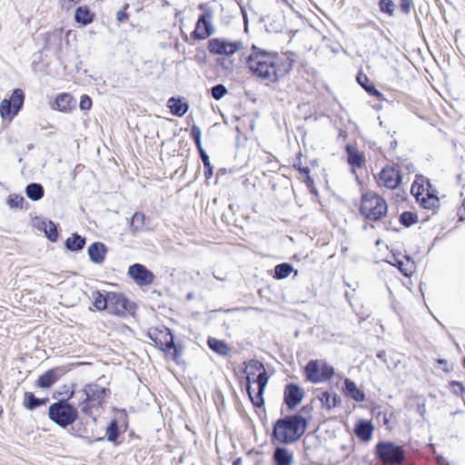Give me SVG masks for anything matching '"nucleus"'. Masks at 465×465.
I'll list each match as a JSON object with an SVG mask.
<instances>
[{"mask_svg":"<svg viewBox=\"0 0 465 465\" xmlns=\"http://www.w3.org/2000/svg\"><path fill=\"white\" fill-rule=\"evenodd\" d=\"M319 399L322 401V405L326 407L328 410L335 408L340 402L339 396L335 392L329 391H323L322 395L319 397Z\"/></svg>","mask_w":465,"mask_h":465,"instance_id":"nucleus-33","label":"nucleus"},{"mask_svg":"<svg viewBox=\"0 0 465 465\" xmlns=\"http://www.w3.org/2000/svg\"><path fill=\"white\" fill-rule=\"evenodd\" d=\"M110 393L108 388L103 387L96 382L85 384L82 390L77 391L78 408L80 411L92 417L94 410L102 408L105 398Z\"/></svg>","mask_w":465,"mask_h":465,"instance_id":"nucleus-4","label":"nucleus"},{"mask_svg":"<svg viewBox=\"0 0 465 465\" xmlns=\"http://www.w3.org/2000/svg\"><path fill=\"white\" fill-rule=\"evenodd\" d=\"M86 238L74 232L64 242V247L70 252H80L84 248Z\"/></svg>","mask_w":465,"mask_h":465,"instance_id":"nucleus-26","label":"nucleus"},{"mask_svg":"<svg viewBox=\"0 0 465 465\" xmlns=\"http://www.w3.org/2000/svg\"><path fill=\"white\" fill-rule=\"evenodd\" d=\"M376 457L385 462L400 464L405 460L403 449L392 441H380L375 447Z\"/></svg>","mask_w":465,"mask_h":465,"instance_id":"nucleus-10","label":"nucleus"},{"mask_svg":"<svg viewBox=\"0 0 465 465\" xmlns=\"http://www.w3.org/2000/svg\"><path fill=\"white\" fill-rule=\"evenodd\" d=\"M127 18H128V14L126 13L125 8L123 10H119L116 13V20L118 22L123 23V22L126 21Z\"/></svg>","mask_w":465,"mask_h":465,"instance_id":"nucleus-53","label":"nucleus"},{"mask_svg":"<svg viewBox=\"0 0 465 465\" xmlns=\"http://www.w3.org/2000/svg\"><path fill=\"white\" fill-rule=\"evenodd\" d=\"M25 202V198L20 194H10L6 200V203L10 208H23V204Z\"/></svg>","mask_w":465,"mask_h":465,"instance_id":"nucleus-43","label":"nucleus"},{"mask_svg":"<svg viewBox=\"0 0 465 465\" xmlns=\"http://www.w3.org/2000/svg\"><path fill=\"white\" fill-rule=\"evenodd\" d=\"M343 391L347 397L354 400L357 402H362L365 401L364 391L359 389L356 383L349 378L344 380Z\"/></svg>","mask_w":465,"mask_h":465,"instance_id":"nucleus-21","label":"nucleus"},{"mask_svg":"<svg viewBox=\"0 0 465 465\" xmlns=\"http://www.w3.org/2000/svg\"><path fill=\"white\" fill-rule=\"evenodd\" d=\"M190 135L193 138V140H195V139H198V138L202 137V130H201V128L198 125H196V124H193V126L191 127Z\"/></svg>","mask_w":465,"mask_h":465,"instance_id":"nucleus-51","label":"nucleus"},{"mask_svg":"<svg viewBox=\"0 0 465 465\" xmlns=\"http://www.w3.org/2000/svg\"><path fill=\"white\" fill-rule=\"evenodd\" d=\"M107 310L111 314L126 316L133 313L135 304L129 301L123 293L107 292Z\"/></svg>","mask_w":465,"mask_h":465,"instance_id":"nucleus-11","label":"nucleus"},{"mask_svg":"<svg viewBox=\"0 0 465 465\" xmlns=\"http://www.w3.org/2000/svg\"><path fill=\"white\" fill-rule=\"evenodd\" d=\"M79 107L83 111L90 110L92 107V99L87 94L82 95Z\"/></svg>","mask_w":465,"mask_h":465,"instance_id":"nucleus-48","label":"nucleus"},{"mask_svg":"<svg viewBox=\"0 0 465 465\" xmlns=\"http://www.w3.org/2000/svg\"><path fill=\"white\" fill-rule=\"evenodd\" d=\"M450 388L452 389V393L457 396H461L465 392L463 384L458 381H451L450 382Z\"/></svg>","mask_w":465,"mask_h":465,"instance_id":"nucleus-46","label":"nucleus"},{"mask_svg":"<svg viewBox=\"0 0 465 465\" xmlns=\"http://www.w3.org/2000/svg\"><path fill=\"white\" fill-rule=\"evenodd\" d=\"M292 271L293 267L291 263L282 262L275 266L273 277L278 280L285 279L292 273Z\"/></svg>","mask_w":465,"mask_h":465,"instance_id":"nucleus-37","label":"nucleus"},{"mask_svg":"<svg viewBox=\"0 0 465 465\" xmlns=\"http://www.w3.org/2000/svg\"><path fill=\"white\" fill-rule=\"evenodd\" d=\"M78 406L66 400H58L48 408V418L60 428L66 429L78 420Z\"/></svg>","mask_w":465,"mask_h":465,"instance_id":"nucleus-6","label":"nucleus"},{"mask_svg":"<svg viewBox=\"0 0 465 465\" xmlns=\"http://www.w3.org/2000/svg\"><path fill=\"white\" fill-rule=\"evenodd\" d=\"M107 440L113 443H116L120 436L118 422L115 419H113L105 429Z\"/></svg>","mask_w":465,"mask_h":465,"instance_id":"nucleus-36","label":"nucleus"},{"mask_svg":"<svg viewBox=\"0 0 465 465\" xmlns=\"http://www.w3.org/2000/svg\"><path fill=\"white\" fill-rule=\"evenodd\" d=\"M242 47L241 41L230 42L223 38H213L209 40L208 50L213 54L232 55Z\"/></svg>","mask_w":465,"mask_h":465,"instance_id":"nucleus-14","label":"nucleus"},{"mask_svg":"<svg viewBox=\"0 0 465 465\" xmlns=\"http://www.w3.org/2000/svg\"><path fill=\"white\" fill-rule=\"evenodd\" d=\"M412 5V0H401L400 7L402 13L409 15Z\"/></svg>","mask_w":465,"mask_h":465,"instance_id":"nucleus-49","label":"nucleus"},{"mask_svg":"<svg viewBox=\"0 0 465 465\" xmlns=\"http://www.w3.org/2000/svg\"><path fill=\"white\" fill-rule=\"evenodd\" d=\"M304 182L310 192L315 195H318V191L314 186V180L311 177V175L307 176Z\"/></svg>","mask_w":465,"mask_h":465,"instance_id":"nucleus-50","label":"nucleus"},{"mask_svg":"<svg viewBox=\"0 0 465 465\" xmlns=\"http://www.w3.org/2000/svg\"><path fill=\"white\" fill-rule=\"evenodd\" d=\"M91 298L93 301V305L96 308V310H107L109 302H107V292L103 293L100 291H94L92 292Z\"/></svg>","mask_w":465,"mask_h":465,"instance_id":"nucleus-34","label":"nucleus"},{"mask_svg":"<svg viewBox=\"0 0 465 465\" xmlns=\"http://www.w3.org/2000/svg\"><path fill=\"white\" fill-rule=\"evenodd\" d=\"M61 375L59 369H50L38 377L35 384L39 388L48 389L56 382Z\"/></svg>","mask_w":465,"mask_h":465,"instance_id":"nucleus-20","label":"nucleus"},{"mask_svg":"<svg viewBox=\"0 0 465 465\" xmlns=\"http://www.w3.org/2000/svg\"><path fill=\"white\" fill-rule=\"evenodd\" d=\"M246 367L243 372L246 374V392L256 408L264 405L263 393L267 385L269 376L264 365L259 361L244 362Z\"/></svg>","mask_w":465,"mask_h":465,"instance_id":"nucleus-3","label":"nucleus"},{"mask_svg":"<svg viewBox=\"0 0 465 465\" xmlns=\"http://www.w3.org/2000/svg\"><path fill=\"white\" fill-rule=\"evenodd\" d=\"M423 192H424V186L422 184H417L416 183H414L411 185V193L416 198V200L418 202H420V200L421 199L420 196H422Z\"/></svg>","mask_w":465,"mask_h":465,"instance_id":"nucleus-47","label":"nucleus"},{"mask_svg":"<svg viewBox=\"0 0 465 465\" xmlns=\"http://www.w3.org/2000/svg\"><path fill=\"white\" fill-rule=\"evenodd\" d=\"M167 106L170 109L172 114L182 117L189 110V104L183 102L181 97H171L167 101Z\"/></svg>","mask_w":465,"mask_h":465,"instance_id":"nucleus-23","label":"nucleus"},{"mask_svg":"<svg viewBox=\"0 0 465 465\" xmlns=\"http://www.w3.org/2000/svg\"><path fill=\"white\" fill-rule=\"evenodd\" d=\"M128 275L141 287L150 285L154 280V274L141 263L132 264L128 269Z\"/></svg>","mask_w":465,"mask_h":465,"instance_id":"nucleus-15","label":"nucleus"},{"mask_svg":"<svg viewBox=\"0 0 465 465\" xmlns=\"http://www.w3.org/2000/svg\"><path fill=\"white\" fill-rule=\"evenodd\" d=\"M94 19V14L91 12L87 5H81L75 9L74 20L77 24L88 25L93 23Z\"/></svg>","mask_w":465,"mask_h":465,"instance_id":"nucleus-27","label":"nucleus"},{"mask_svg":"<svg viewBox=\"0 0 465 465\" xmlns=\"http://www.w3.org/2000/svg\"><path fill=\"white\" fill-rule=\"evenodd\" d=\"M360 213L365 219L377 222L386 216L388 204L381 196L370 191L361 196Z\"/></svg>","mask_w":465,"mask_h":465,"instance_id":"nucleus-7","label":"nucleus"},{"mask_svg":"<svg viewBox=\"0 0 465 465\" xmlns=\"http://www.w3.org/2000/svg\"><path fill=\"white\" fill-rule=\"evenodd\" d=\"M417 411L421 415L423 416L424 412H425V403L423 402L422 404H418L417 406Z\"/></svg>","mask_w":465,"mask_h":465,"instance_id":"nucleus-57","label":"nucleus"},{"mask_svg":"<svg viewBox=\"0 0 465 465\" xmlns=\"http://www.w3.org/2000/svg\"><path fill=\"white\" fill-rule=\"evenodd\" d=\"M287 66L285 68V71H290L292 69L293 67V60L290 59V58H287Z\"/></svg>","mask_w":465,"mask_h":465,"instance_id":"nucleus-58","label":"nucleus"},{"mask_svg":"<svg viewBox=\"0 0 465 465\" xmlns=\"http://www.w3.org/2000/svg\"><path fill=\"white\" fill-rule=\"evenodd\" d=\"M228 93L227 88L223 84L213 85L210 89V94L214 100L222 99Z\"/></svg>","mask_w":465,"mask_h":465,"instance_id":"nucleus-42","label":"nucleus"},{"mask_svg":"<svg viewBox=\"0 0 465 465\" xmlns=\"http://www.w3.org/2000/svg\"><path fill=\"white\" fill-rule=\"evenodd\" d=\"M311 410H312V407L309 405L303 406L302 408V411L304 413H309L311 411Z\"/></svg>","mask_w":465,"mask_h":465,"instance_id":"nucleus-59","label":"nucleus"},{"mask_svg":"<svg viewBox=\"0 0 465 465\" xmlns=\"http://www.w3.org/2000/svg\"><path fill=\"white\" fill-rule=\"evenodd\" d=\"M39 229L45 232V237L52 242H56L59 237L57 225L51 220L42 221Z\"/></svg>","mask_w":465,"mask_h":465,"instance_id":"nucleus-30","label":"nucleus"},{"mask_svg":"<svg viewBox=\"0 0 465 465\" xmlns=\"http://www.w3.org/2000/svg\"><path fill=\"white\" fill-rule=\"evenodd\" d=\"M199 9L202 10V14L198 17L191 37L195 40H203L214 34L213 11L207 4H200Z\"/></svg>","mask_w":465,"mask_h":465,"instance_id":"nucleus-9","label":"nucleus"},{"mask_svg":"<svg viewBox=\"0 0 465 465\" xmlns=\"http://www.w3.org/2000/svg\"><path fill=\"white\" fill-rule=\"evenodd\" d=\"M402 181V175L398 165H386L379 173L377 183L380 187L394 190Z\"/></svg>","mask_w":465,"mask_h":465,"instance_id":"nucleus-13","label":"nucleus"},{"mask_svg":"<svg viewBox=\"0 0 465 465\" xmlns=\"http://www.w3.org/2000/svg\"><path fill=\"white\" fill-rule=\"evenodd\" d=\"M438 363H439L440 365H447V363H448V362H447V361H446V360H444V359H439V360H438Z\"/></svg>","mask_w":465,"mask_h":465,"instance_id":"nucleus-61","label":"nucleus"},{"mask_svg":"<svg viewBox=\"0 0 465 465\" xmlns=\"http://www.w3.org/2000/svg\"><path fill=\"white\" fill-rule=\"evenodd\" d=\"M209 348L220 356H226L230 352V348L224 341L216 338H209L207 340Z\"/></svg>","mask_w":465,"mask_h":465,"instance_id":"nucleus-32","label":"nucleus"},{"mask_svg":"<svg viewBox=\"0 0 465 465\" xmlns=\"http://www.w3.org/2000/svg\"><path fill=\"white\" fill-rule=\"evenodd\" d=\"M379 7L382 13L392 15L394 13L395 5L392 0H380Z\"/></svg>","mask_w":465,"mask_h":465,"instance_id":"nucleus-45","label":"nucleus"},{"mask_svg":"<svg viewBox=\"0 0 465 465\" xmlns=\"http://www.w3.org/2000/svg\"><path fill=\"white\" fill-rule=\"evenodd\" d=\"M58 394L62 396L60 400H66V401H69L75 394L77 395V392L75 391V384L64 385L63 391H59Z\"/></svg>","mask_w":465,"mask_h":465,"instance_id":"nucleus-44","label":"nucleus"},{"mask_svg":"<svg viewBox=\"0 0 465 465\" xmlns=\"http://www.w3.org/2000/svg\"><path fill=\"white\" fill-rule=\"evenodd\" d=\"M305 396L304 390L298 384L290 382L284 387L283 402L289 410H294Z\"/></svg>","mask_w":465,"mask_h":465,"instance_id":"nucleus-16","label":"nucleus"},{"mask_svg":"<svg viewBox=\"0 0 465 465\" xmlns=\"http://www.w3.org/2000/svg\"><path fill=\"white\" fill-rule=\"evenodd\" d=\"M162 6H167V5H170V3L168 0H162V4H161Z\"/></svg>","mask_w":465,"mask_h":465,"instance_id":"nucleus-63","label":"nucleus"},{"mask_svg":"<svg viewBox=\"0 0 465 465\" xmlns=\"http://www.w3.org/2000/svg\"><path fill=\"white\" fill-rule=\"evenodd\" d=\"M356 79L358 84L361 85L369 94L373 95L379 99L382 98L383 94L379 90H377L375 84L372 82L369 81V78L366 74L361 72L357 74Z\"/></svg>","mask_w":465,"mask_h":465,"instance_id":"nucleus-29","label":"nucleus"},{"mask_svg":"<svg viewBox=\"0 0 465 465\" xmlns=\"http://www.w3.org/2000/svg\"><path fill=\"white\" fill-rule=\"evenodd\" d=\"M82 0H61L62 8L70 10L76 4L81 2Z\"/></svg>","mask_w":465,"mask_h":465,"instance_id":"nucleus-52","label":"nucleus"},{"mask_svg":"<svg viewBox=\"0 0 465 465\" xmlns=\"http://www.w3.org/2000/svg\"><path fill=\"white\" fill-rule=\"evenodd\" d=\"M347 153V162L352 167L361 168L365 164V157L352 145L347 144L345 147Z\"/></svg>","mask_w":465,"mask_h":465,"instance_id":"nucleus-24","label":"nucleus"},{"mask_svg":"<svg viewBox=\"0 0 465 465\" xmlns=\"http://www.w3.org/2000/svg\"><path fill=\"white\" fill-rule=\"evenodd\" d=\"M374 426L371 420H360L355 423L354 434L363 442H368L372 436Z\"/></svg>","mask_w":465,"mask_h":465,"instance_id":"nucleus-19","label":"nucleus"},{"mask_svg":"<svg viewBox=\"0 0 465 465\" xmlns=\"http://www.w3.org/2000/svg\"><path fill=\"white\" fill-rule=\"evenodd\" d=\"M25 193L30 200L36 202L44 197L45 189L41 183H30L25 186Z\"/></svg>","mask_w":465,"mask_h":465,"instance_id":"nucleus-31","label":"nucleus"},{"mask_svg":"<svg viewBox=\"0 0 465 465\" xmlns=\"http://www.w3.org/2000/svg\"><path fill=\"white\" fill-rule=\"evenodd\" d=\"M274 465H292L293 454L285 447H276L272 454Z\"/></svg>","mask_w":465,"mask_h":465,"instance_id":"nucleus-22","label":"nucleus"},{"mask_svg":"<svg viewBox=\"0 0 465 465\" xmlns=\"http://www.w3.org/2000/svg\"><path fill=\"white\" fill-rule=\"evenodd\" d=\"M246 65L249 71L256 77L276 83L279 81V55L262 50L252 45L251 54L246 57Z\"/></svg>","mask_w":465,"mask_h":465,"instance_id":"nucleus-1","label":"nucleus"},{"mask_svg":"<svg viewBox=\"0 0 465 465\" xmlns=\"http://www.w3.org/2000/svg\"><path fill=\"white\" fill-rule=\"evenodd\" d=\"M146 216L140 212L134 213L130 222V229L133 234L143 229Z\"/></svg>","mask_w":465,"mask_h":465,"instance_id":"nucleus-35","label":"nucleus"},{"mask_svg":"<svg viewBox=\"0 0 465 465\" xmlns=\"http://www.w3.org/2000/svg\"><path fill=\"white\" fill-rule=\"evenodd\" d=\"M419 203L424 209L431 210L439 205V198L435 194L428 193L427 196H422Z\"/></svg>","mask_w":465,"mask_h":465,"instance_id":"nucleus-38","label":"nucleus"},{"mask_svg":"<svg viewBox=\"0 0 465 465\" xmlns=\"http://www.w3.org/2000/svg\"><path fill=\"white\" fill-rule=\"evenodd\" d=\"M396 147H397V141L394 140V141L391 142V148L394 149Z\"/></svg>","mask_w":465,"mask_h":465,"instance_id":"nucleus-64","label":"nucleus"},{"mask_svg":"<svg viewBox=\"0 0 465 465\" xmlns=\"http://www.w3.org/2000/svg\"><path fill=\"white\" fill-rule=\"evenodd\" d=\"M70 434L75 437H81L83 433L87 431V428L85 427L83 418L78 417V420L74 424L70 425Z\"/></svg>","mask_w":465,"mask_h":465,"instance_id":"nucleus-40","label":"nucleus"},{"mask_svg":"<svg viewBox=\"0 0 465 465\" xmlns=\"http://www.w3.org/2000/svg\"><path fill=\"white\" fill-rule=\"evenodd\" d=\"M391 263L396 266L405 276H410L415 269L414 261L408 255L393 253Z\"/></svg>","mask_w":465,"mask_h":465,"instance_id":"nucleus-18","label":"nucleus"},{"mask_svg":"<svg viewBox=\"0 0 465 465\" xmlns=\"http://www.w3.org/2000/svg\"><path fill=\"white\" fill-rule=\"evenodd\" d=\"M48 401V398H37L33 392L25 391L24 394L23 405L28 411H34L43 405H45Z\"/></svg>","mask_w":465,"mask_h":465,"instance_id":"nucleus-28","label":"nucleus"},{"mask_svg":"<svg viewBox=\"0 0 465 465\" xmlns=\"http://www.w3.org/2000/svg\"><path fill=\"white\" fill-rule=\"evenodd\" d=\"M108 252L107 246L101 242H93L87 249L89 259L95 264H102Z\"/></svg>","mask_w":465,"mask_h":465,"instance_id":"nucleus-17","label":"nucleus"},{"mask_svg":"<svg viewBox=\"0 0 465 465\" xmlns=\"http://www.w3.org/2000/svg\"><path fill=\"white\" fill-rule=\"evenodd\" d=\"M104 440V438H97V439H95V440L88 439V440H87V442H88L89 444H92V443H94V441H99V440Z\"/></svg>","mask_w":465,"mask_h":465,"instance_id":"nucleus-60","label":"nucleus"},{"mask_svg":"<svg viewBox=\"0 0 465 465\" xmlns=\"http://www.w3.org/2000/svg\"><path fill=\"white\" fill-rule=\"evenodd\" d=\"M25 94L22 89L13 91L9 99H4L0 104V115L3 119L12 120L23 107Z\"/></svg>","mask_w":465,"mask_h":465,"instance_id":"nucleus-12","label":"nucleus"},{"mask_svg":"<svg viewBox=\"0 0 465 465\" xmlns=\"http://www.w3.org/2000/svg\"><path fill=\"white\" fill-rule=\"evenodd\" d=\"M75 106L73 96L67 93L60 94L54 101V108L67 113Z\"/></svg>","mask_w":465,"mask_h":465,"instance_id":"nucleus-25","label":"nucleus"},{"mask_svg":"<svg viewBox=\"0 0 465 465\" xmlns=\"http://www.w3.org/2000/svg\"><path fill=\"white\" fill-rule=\"evenodd\" d=\"M200 158L203 163L204 177L208 180L213 174V166L211 164L210 157L206 152L199 153Z\"/></svg>","mask_w":465,"mask_h":465,"instance_id":"nucleus-41","label":"nucleus"},{"mask_svg":"<svg viewBox=\"0 0 465 465\" xmlns=\"http://www.w3.org/2000/svg\"><path fill=\"white\" fill-rule=\"evenodd\" d=\"M306 380L312 383L326 381L335 374L334 368L322 360H311L304 367Z\"/></svg>","mask_w":465,"mask_h":465,"instance_id":"nucleus-8","label":"nucleus"},{"mask_svg":"<svg viewBox=\"0 0 465 465\" xmlns=\"http://www.w3.org/2000/svg\"><path fill=\"white\" fill-rule=\"evenodd\" d=\"M399 222L405 227H411L417 223L418 215L412 212L405 211L400 215Z\"/></svg>","mask_w":465,"mask_h":465,"instance_id":"nucleus-39","label":"nucleus"},{"mask_svg":"<svg viewBox=\"0 0 465 465\" xmlns=\"http://www.w3.org/2000/svg\"><path fill=\"white\" fill-rule=\"evenodd\" d=\"M147 336L160 351L171 354L177 364L181 363L183 347L174 342L173 334L169 328L163 326L162 329H149Z\"/></svg>","mask_w":465,"mask_h":465,"instance_id":"nucleus-5","label":"nucleus"},{"mask_svg":"<svg viewBox=\"0 0 465 465\" xmlns=\"http://www.w3.org/2000/svg\"><path fill=\"white\" fill-rule=\"evenodd\" d=\"M193 142L195 143V146H196L199 153L205 152L202 145V137L193 140Z\"/></svg>","mask_w":465,"mask_h":465,"instance_id":"nucleus-55","label":"nucleus"},{"mask_svg":"<svg viewBox=\"0 0 465 465\" xmlns=\"http://www.w3.org/2000/svg\"><path fill=\"white\" fill-rule=\"evenodd\" d=\"M242 464V459L238 458L233 462L232 465H241Z\"/></svg>","mask_w":465,"mask_h":465,"instance_id":"nucleus-62","label":"nucleus"},{"mask_svg":"<svg viewBox=\"0 0 465 465\" xmlns=\"http://www.w3.org/2000/svg\"><path fill=\"white\" fill-rule=\"evenodd\" d=\"M241 13H242V15L243 18L244 29H245V31H247L249 21H248L247 12L243 6H241Z\"/></svg>","mask_w":465,"mask_h":465,"instance_id":"nucleus-54","label":"nucleus"},{"mask_svg":"<svg viewBox=\"0 0 465 465\" xmlns=\"http://www.w3.org/2000/svg\"><path fill=\"white\" fill-rule=\"evenodd\" d=\"M299 173L303 175L305 178L310 175V169L309 167H302L299 166L298 168Z\"/></svg>","mask_w":465,"mask_h":465,"instance_id":"nucleus-56","label":"nucleus"},{"mask_svg":"<svg viewBox=\"0 0 465 465\" xmlns=\"http://www.w3.org/2000/svg\"><path fill=\"white\" fill-rule=\"evenodd\" d=\"M308 420L300 413L286 415L272 425V438L282 444H292L305 433Z\"/></svg>","mask_w":465,"mask_h":465,"instance_id":"nucleus-2","label":"nucleus"}]
</instances>
